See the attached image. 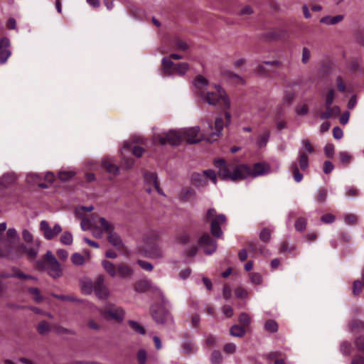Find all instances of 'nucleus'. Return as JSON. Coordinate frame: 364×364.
<instances>
[{
	"instance_id": "f257e3e1",
	"label": "nucleus",
	"mask_w": 364,
	"mask_h": 364,
	"mask_svg": "<svg viewBox=\"0 0 364 364\" xmlns=\"http://www.w3.org/2000/svg\"><path fill=\"white\" fill-rule=\"evenodd\" d=\"M215 166L218 168V176L223 180L232 181L246 178L250 173V168L243 164L226 163L223 159L215 161Z\"/></svg>"
},
{
	"instance_id": "f03ea898",
	"label": "nucleus",
	"mask_w": 364,
	"mask_h": 364,
	"mask_svg": "<svg viewBox=\"0 0 364 364\" xmlns=\"http://www.w3.org/2000/svg\"><path fill=\"white\" fill-rule=\"evenodd\" d=\"M215 91H207L200 97L203 102L222 109L230 108V100L225 90L219 85H214Z\"/></svg>"
},
{
	"instance_id": "7ed1b4c3",
	"label": "nucleus",
	"mask_w": 364,
	"mask_h": 364,
	"mask_svg": "<svg viewBox=\"0 0 364 364\" xmlns=\"http://www.w3.org/2000/svg\"><path fill=\"white\" fill-rule=\"evenodd\" d=\"M36 267L39 270H47L48 274L53 279H57L63 275V271L60 263L56 259L50 250H48L43 260H38Z\"/></svg>"
},
{
	"instance_id": "20e7f679",
	"label": "nucleus",
	"mask_w": 364,
	"mask_h": 364,
	"mask_svg": "<svg viewBox=\"0 0 364 364\" xmlns=\"http://www.w3.org/2000/svg\"><path fill=\"white\" fill-rule=\"evenodd\" d=\"M223 119L221 117L215 119L214 132L212 122L210 120H206L203 122V127L204 130V139L205 141L213 143L215 141L223 129Z\"/></svg>"
},
{
	"instance_id": "39448f33",
	"label": "nucleus",
	"mask_w": 364,
	"mask_h": 364,
	"mask_svg": "<svg viewBox=\"0 0 364 364\" xmlns=\"http://www.w3.org/2000/svg\"><path fill=\"white\" fill-rule=\"evenodd\" d=\"M99 222L104 232L107 234L108 242L118 250H122L124 243L120 236L114 231V224L107 221L105 218H100Z\"/></svg>"
},
{
	"instance_id": "423d86ee",
	"label": "nucleus",
	"mask_w": 364,
	"mask_h": 364,
	"mask_svg": "<svg viewBox=\"0 0 364 364\" xmlns=\"http://www.w3.org/2000/svg\"><path fill=\"white\" fill-rule=\"evenodd\" d=\"M155 140L161 145L169 144L171 146L179 145L183 140L182 132L176 130H170L155 136Z\"/></svg>"
},
{
	"instance_id": "0eeeda50",
	"label": "nucleus",
	"mask_w": 364,
	"mask_h": 364,
	"mask_svg": "<svg viewBox=\"0 0 364 364\" xmlns=\"http://www.w3.org/2000/svg\"><path fill=\"white\" fill-rule=\"evenodd\" d=\"M299 165L302 171H306L309 167V157L301 150L299 151V161H292L290 165L294 179L297 183L301 182L303 179V175L299 170Z\"/></svg>"
},
{
	"instance_id": "6e6552de",
	"label": "nucleus",
	"mask_w": 364,
	"mask_h": 364,
	"mask_svg": "<svg viewBox=\"0 0 364 364\" xmlns=\"http://www.w3.org/2000/svg\"><path fill=\"white\" fill-rule=\"evenodd\" d=\"M41 245V241L39 239H36L30 244L18 245L17 251L21 254H24L28 259H34L38 256Z\"/></svg>"
},
{
	"instance_id": "1a4fd4ad",
	"label": "nucleus",
	"mask_w": 364,
	"mask_h": 364,
	"mask_svg": "<svg viewBox=\"0 0 364 364\" xmlns=\"http://www.w3.org/2000/svg\"><path fill=\"white\" fill-rule=\"evenodd\" d=\"M151 314L154 320L159 324L172 323L173 321L171 313L163 306L151 307Z\"/></svg>"
},
{
	"instance_id": "9d476101",
	"label": "nucleus",
	"mask_w": 364,
	"mask_h": 364,
	"mask_svg": "<svg viewBox=\"0 0 364 364\" xmlns=\"http://www.w3.org/2000/svg\"><path fill=\"white\" fill-rule=\"evenodd\" d=\"M39 229L44 238L48 240L53 239L62 232V228L59 224H55L53 228H51L48 222L46 220L41 221Z\"/></svg>"
},
{
	"instance_id": "9b49d317",
	"label": "nucleus",
	"mask_w": 364,
	"mask_h": 364,
	"mask_svg": "<svg viewBox=\"0 0 364 364\" xmlns=\"http://www.w3.org/2000/svg\"><path fill=\"white\" fill-rule=\"evenodd\" d=\"M198 244L204 249V252L212 255L217 249V242L208 233L203 234L198 240Z\"/></svg>"
},
{
	"instance_id": "f8f14e48",
	"label": "nucleus",
	"mask_w": 364,
	"mask_h": 364,
	"mask_svg": "<svg viewBox=\"0 0 364 364\" xmlns=\"http://www.w3.org/2000/svg\"><path fill=\"white\" fill-rule=\"evenodd\" d=\"M227 218L224 214H219L213 218L210 224V232L213 237L220 238L223 236L220 225L225 224Z\"/></svg>"
},
{
	"instance_id": "ddd939ff",
	"label": "nucleus",
	"mask_w": 364,
	"mask_h": 364,
	"mask_svg": "<svg viewBox=\"0 0 364 364\" xmlns=\"http://www.w3.org/2000/svg\"><path fill=\"white\" fill-rule=\"evenodd\" d=\"M193 85L195 87V93L200 97L202 94L205 93L209 85V81L201 75H198L193 80Z\"/></svg>"
},
{
	"instance_id": "4468645a",
	"label": "nucleus",
	"mask_w": 364,
	"mask_h": 364,
	"mask_svg": "<svg viewBox=\"0 0 364 364\" xmlns=\"http://www.w3.org/2000/svg\"><path fill=\"white\" fill-rule=\"evenodd\" d=\"M94 291L100 299H107L108 298L109 290L105 285V278L103 276L97 277L94 285Z\"/></svg>"
},
{
	"instance_id": "2eb2a0df",
	"label": "nucleus",
	"mask_w": 364,
	"mask_h": 364,
	"mask_svg": "<svg viewBox=\"0 0 364 364\" xmlns=\"http://www.w3.org/2000/svg\"><path fill=\"white\" fill-rule=\"evenodd\" d=\"M103 314L114 320L120 321L124 318V311L121 307L109 306L103 311Z\"/></svg>"
},
{
	"instance_id": "dca6fc26",
	"label": "nucleus",
	"mask_w": 364,
	"mask_h": 364,
	"mask_svg": "<svg viewBox=\"0 0 364 364\" xmlns=\"http://www.w3.org/2000/svg\"><path fill=\"white\" fill-rule=\"evenodd\" d=\"M11 55L10 41L4 37L0 40V63H4Z\"/></svg>"
},
{
	"instance_id": "f3484780",
	"label": "nucleus",
	"mask_w": 364,
	"mask_h": 364,
	"mask_svg": "<svg viewBox=\"0 0 364 364\" xmlns=\"http://www.w3.org/2000/svg\"><path fill=\"white\" fill-rule=\"evenodd\" d=\"M134 275V269L125 263L117 264V276L120 279H129Z\"/></svg>"
},
{
	"instance_id": "a211bd4d",
	"label": "nucleus",
	"mask_w": 364,
	"mask_h": 364,
	"mask_svg": "<svg viewBox=\"0 0 364 364\" xmlns=\"http://www.w3.org/2000/svg\"><path fill=\"white\" fill-rule=\"evenodd\" d=\"M200 132V127H191L188 129H187L186 132H184L183 134V136H186L187 139H186V143L189 144H197L200 142L202 140L204 139V134L203 135V137L201 139H196L198 134Z\"/></svg>"
},
{
	"instance_id": "6ab92c4d",
	"label": "nucleus",
	"mask_w": 364,
	"mask_h": 364,
	"mask_svg": "<svg viewBox=\"0 0 364 364\" xmlns=\"http://www.w3.org/2000/svg\"><path fill=\"white\" fill-rule=\"evenodd\" d=\"M144 180L147 186L153 185L156 191L161 196H165L163 191L161 189L157 181V175L156 173H145L144 174Z\"/></svg>"
},
{
	"instance_id": "aec40b11",
	"label": "nucleus",
	"mask_w": 364,
	"mask_h": 364,
	"mask_svg": "<svg viewBox=\"0 0 364 364\" xmlns=\"http://www.w3.org/2000/svg\"><path fill=\"white\" fill-rule=\"evenodd\" d=\"M145 256L151 259H161L164 256V252L159 245H151L145 249Z\"/></svg>"
},
{
	"instance_id": "412c9836",
	"label": "nucleus",
	"mask_w": 364,
	"mask_h": 364,
	"mask_svg": "<svg viewBox=\"0 0 364 364\" xmlns=\"http://www.w3.org/2000/svg\"><path fill=\"white\" fill-rule=\"evenodd\" d=\"M326 111L321 112L319 117L321 119H326L332 117H336L341 113V109L337 105H325Z\"/></svg>"
},
{
	"instance_id": "4be33fe9",
	"label": "nucleus",
	"mask_w": 364,
	"mask_h": 364,
	"mask_svg": "<svg viewBox=\"0 0 364 364\" xmlns=\"http://www.w3.org/2000/svg\"><path fill=\"white\" fill-rule=\"evenodd\" d=\"M269 171L270 167L268 164L257 163L253 166L252 168H250V173L249 176H252V177H256L258 176H262L269 173Z\"/></svg>"
},
{
	"instance_id": "5701e85b",
	"label": "nucleus",
	"mask_w": 364,
	"mask_h": 364,
	"mask_svg": "<svg viewBox=\"0 0 364 364\" xmlns=\"http://www.w3.org/2000/svg\"><path fill=\"white\" fill-rule=\"evenodd\" d=\"M161 65V70L164 76H171L173 75V67L175 64L169 57L163 58Z\"/></svg>"
},
{
	"instance_id": "b1692460",
	"label": "nucleus",
	"mask_w": 364,
	"mask_h": 364,
	"mask_svg": "<svg viewBox=\"0 0 364 364\" xmlns=\"http://www.w3.org/2000/svg\"><path fill=\"white\" fill-rule=\"evenodd\" d=\"M191 181L196 187H204L207 185V181L204 178L203 174L199 173H192Z\"/></svg>"
},
{
	"instance_id": "393cba45",
	"label": "nucleus",
	"mask_w": 364,
	"mask_h": 364,
	"mask_svg": "<svg viewBox=\"0 0 364 364\" xmlns=\"http://www.w3.org/2000/svg\"><path fill=\"white\" fill-rule=\"evenodd\" d=\"M102 266L106 272L111 277H117V265L108 260H102Z\"/></svg>"
},
{
	"instance_id": "a878e982",
	"label": "nucleus",
	"mask_w": 364,
	"mask_h": 364,
	"mask_svg": "<svg viewBox=\"0 0 364 364\" xmlns=\"http://www.w3.org/2000/svg\"><path fill=\"white\" fill-rule=\"evenodd\" d=\"M343 15H337L335 16H326L320 19V22L326 25H335L343 20Z\"/></svg>"
},
{
	"instance_id": "bb28decb",
	"label": "nucleus",
	"mask_w": 364,
	"mask_h": 364,
	"mask_svg": "<svg viewBox=\"0 0 364 364\" xmlns=\"http://www.w3.org/2000/svg\"><path fill=\"white\" fill-rule=\"evenodd\" d=\"M102 165L104 168L106 169V171L109 173H112L114 176H117L119 174V167L114 164H113L109 159H104L102 162Z\"/></svg>"
},
{
	"instance_id": "cd10ccee",
	"label": "nucleus",
	"mask_w": 364,
	"mask_h": 364,
	"mask_svg": "<svg viewBox=\"0 0 364 364\" xmlns=\"http://www.w3.org/2000/svg\"><path fill=\"white\" fill-rule=\"evenodd\" d=\"M16 277L22 279H36L33 276L26 274L19 270H16L14 274L0 273V278Z\"/></svg>"
},
{
	"instance_id": "c85d7f7f",
	"label": "nucleus",
	"mask_w": 364,
	"mask_h": 364,
	"mask_svg": "<svg viewBox=\"0 0 364 364\" xmlns=\"http://www.w3.org/2000/svg\"><path fill=\"white\" fill-rule=\"evenodd\" d=\"M150 288V283L146 280L136 282L134 285V289L136 292L144 293Z\"/></svg>"
},
{
	"instance_id": "c756f323",
	"label": "nucleus",
	"mask_w": 364,
	"mask_h": 364,
	"mask_svg": "<svg viewBox=\"0 0 364 364\" xmlns=\"http://www.w3.org/2000/svg\"><path fill=\"white\" fill-rule=\"evenodd\" d=\"M245 333V328L239 325H233L230 329V334L233 337L242 338Z\"/></svg>"
},
{
	"instance_id": "7c9ffc66",
	"label": "nucleus",
	"mask_w": 364,
	"mask_h": 364,
	"mask_svg": "<svg viewBox=\"0 0 364 364\" xmlns=\"http://www.w3.org/2000/svg\"><path fill=\"white\" fill-rule=\"evenodd\" d=\"M51 331V328L48 322L46 321H41L37 326V331L40 335L44 336Z\"/></svg>"
},
{
	"instance_id": "2f4dec72",
	"label": "nucleus",
	"mask_w": 364,
	"mask_h": 364,
	"mask_svg": "<svg viewBox=\"0 0 364 364\" xmlns=\"http://www.w3.org/2000/svg\"><path fill=\"white\" fill-rule=\"evenodd\" d=\"M189 69V65L187 63H180L174 65L173 73L176 72L178 75H183Z\"/></svg>"
},
{
	"instance_id": "473e14b6",
	"label": "nucleus",
	"mask_w": 364,
	"mask_h": 364,
	"mask_svg": "<svg viewBox=\"0 0 364 364\" xmlns=\"http://www.w3.org/2000/svg\"><path fill=\"white\" fill-rule=\"evenodd\" d=\"M278 328V323L272 319L267 320L264 323V329L270 333L277 332Z\"/></svg>"
},
{
	"instance_id": "72a5a7b5",
	"label": "nucleus",
	"mask_w": 364,
	"mask_h": 364,
	"mask_svg": "<svg viewBox=\"0 0 364 364\" xmlns=\"http://www.w3.org/2000/svg\"><path fill=\"white\" fill-rule=\"evenodd\" d=\"M328 192L327 190L321 188L317 191V195L316 197V202L318 203H324L327 199Z\"/></svg>"
},
{
	"instance_id": "f704fd0d",
	"label": "nucleus",
	"mask_w": 364,
	"mask_h": 364,
	"mask_svg": "<svg viewBox=\"0 0 364 364\" xmlns=\"http://www.w3.org/2000/svg\"><path fill=\"white\" fill-rule=\"evenodd\" d=\"M335 97V90L333 88L328 90L326 94L323 96L324 105H332Z\"/></svg>"
},
{
	"instance_id": "c9c22d12",
	"label": "nucleus",
	"mask_w": 364,
	"mask_h": 364,
	"mask_svg": "<svg viewBox=\"0 0 364 364\" xmlns=\"http://www.w3.org/2000/svg\"><path fill=\"white\" fill-rule=\"evenodd\" d=\"M306 225H307V220L306 218H302V217L299 218L296 220L295 224H294L295 229L298 232H304L306 228Z\"/></svg>"
},
{
	"instance_id": "e433bc0d",
	"label": "nucleus",
	"mask_w": 364,
	"mask_h": 364,
	"mask_svg": "<svg viewBox=\"0 0 364 364\" xmlns=\"http://www.w3.org/2000/svg\"><path fill=\"white\" fill-rule=\"evenodd\" d=\"M223 355L219 350H213L210 355V362L212 364H221L223 362Z\"/></svg>"
},
{
	"instance_id": "4c0bfd02",
	"label": "nucleus",
	"mask_w": 364,
	"mask_h": 364,
	"mask_svg": "<svg viewBox=\"0 0 364 364\" xmlns=\"http://www.w3.org/2000/svg\"><path fill=\"white\" fill-rule=\"evenodd\" d=\"M60 242L65 245H70L73 244V237L71 232L65 231L60 237Z\"/></svg>"
},
{
	"instance_id": "58836bf2",
	"label": "nucleus",
	"mask_w": 364,
	"mask_h": 364,
	"mask_svg": "<svg viewBox=\"0 0 364 364\" xmlns=\"http://www.w3.org/2000/svg\"><path fill=\"white\" fill-rule=\"evenodd\" d=\"M176 240L177 242L182 245H186L190 241L191 237L187 232H183L176 235Z\"/></svg>"
},
{
	"instance_id": "ea45409f",
	"label": "nucleus",
	"mask_w": 364,
	"mask_h": 364,
	"mask_svg": "<svg viewBox=\"0 0 364 364\" xmlns=\"http://www.w3.org/2000/svg\"><path fill=\"white\" fill-rule=\"evenodd\" d=\"M51 296L62 301L81 302V300L76 299L73 295H61L53 293Z\"/></svg>"
},
{
	"instance_id": "a19ab883",
	"label": "nucleus",
	"mask_w": 364,
	"mask_h": 364,
	"mask_svg": "<svg viewBox=\"0 0 364 364\" xmlns=\"http://www.w3.org/2000/svg\"><path fill=\"white\" fill-rule=\"evenodd\" d=\"M340 350L343 355L348 356L352 352V346L350 343L343 341L341 344Z\"/></svg>"
},
{
	"instance_id": "79ce46f5",
	"label": "nucleus",
	"mask_w": 364,
	"mask_h": 364,
	"mask_svg": "<svg viewBox=\"0 0 364 364\" xmlns=\"http://www.w3.org/2000/svg\"><path fill=\"white\" fill-rule=\"evenodd\" d=\"M130 327L132 328V330H134L135 332L141 334V335H144L145 334V329L144 328L141 326L139 323H137L136 321H128Z\"/></svg>"
},
{
	"instance_id": "37998d69",
	"label": "nucleus",
	"mask_w": 364,
	"mask_h": 364,
	"mask_svg": "<svg viewBox=\"0 0 364 364\" xmlns=\"http://www.w3.org/2000/svg\"><path fill=\"white\" fill-rule=\"evenodd\" d=\"M136 359L139 364H146L147 360V352L145 349L141 348L136 353Z\"/></svg>"
},
{
	"instance_id": "c03bdc74",
	"label": "nucleus",
	"mask_w": 364,
	"mask_h": 364,
	"mask_svg": "<svg viewBox=\"0 0 364 364\" xmlns=\"http://www.w3.org/2000/svg\"><path fill=\"white\" fill-rule=\"evenodd\" d=\"M239 322L242 325L244 328H247L251 323V319L250 316L245 312H242L240 314L238 318Z\"/></svg>"
},
{
	"instance_id": "a18cd8bd",
	"label": "nucleus",
	"mask_w": 364,
	"mask_h": 364,
	"mask_svg": "<svg viewBox=\"0 0 364 364\" xmlns=\"http://www.w3.org/2000/svg\"><path fill=\"white\" fill-rule=\"evenodd\" d=\"M28 293L34 296V300L37 303L43 301V297L41 295L40 291L38 288L31 287L28 289Z\"/></svg>"
},
{
	"instance_id": "49530a36",
	"label": "nucleus",
	"mask_w": 364,
	"mask_h": 364,
	"mask_svg": "<svg viewBox=\"0 0 364 364\" xmlns=\"http://www.w3.org/2000/svg\"><path fill=\"white\" fill-rule=\"evenodd\" d=\"M71 261L75 265H82L85 262V258L82 255L76 252L71 256Z\"/></svg>"
},
{
	"instance_id": "de8ad7c7",
	"label": "nucleus",
	"mask_w": 364,
	"mask_h": 364,
	"mask_svg": "<svg viewBox=\"0 0 364 364\" xmlns=\"http://www.w3.org/2000/svg\"><path fill=\"white\" fill-rule=\"evenodd\" d=\"M94 290V286L91 282H85L81 285V291L85 294H90Z\"/></svg>"
},
{
	"instance_id": "09e8293b",
	"label": "nucleus",
	"mask_w": 364,
	"mask_h": 364,
	"mask_svg": "<svg viewBox=\"0 0 364 364\" xmlns=\"http://www.w3.org/2000/svg\"><path fill=\"white\" fill-rule=\"evenodd\" d=\"M12 249L10 245L6 246L5 250L0 248V257L10 258L11 259H14L15 257L11 254Z\"/></svg>"
},
{
	"instance_id": "8fccbe9b",
	"label": "nucleus",
	"mask_w": 364,
	"mask_h": 364,
	"mask_svg": "<svg viewBox=\"0 0 364 364\" xmlns=\"http://www.w3.org/2000/svg\"><path fill=\"white\" fill-rule=\"evenodd\" d=\"M196 194V192L193 189H186L184 190L181 196V200L183 202L188 201L191 198L193 197Z\"/></svg>"
},
{
	"instance_id": "3c124183",
	"label": "nucleus",
	"mask_w": 364,
	"mask_h": 364,
	"mask_svg": "<svg viewBox=\"0 0 364 364\" xmlns=\"http://www.w3.org/2000/svg\"><path fill=\"white\" fill-rule=\"evenodd\" d=\"M270 136V133L268 131L264 132L259 137L258 140V146L259 147L265 146L267 143L268 142Z\"/></svg>"
},
{
	"instance_id": "603ef678",
	"label": "nucleus",
	"mask_w": 364,
	"mask_h": 364,
	"mask_svg": "<svg viewBox=\"0 0 364 364\" xmlns=\"http://www.w3.org/2000/svg\"><path fill=\"white\" fill-rule=\"evenodd\" d=\"M339 159L341 160V162L344 165H348L351 159L352 156L346 151H341L338 154Z\"/></svg>"
},
{
	"instance_id": "864d4df0",
	"label": "nucleus",
	"mask_w": 364,
	"mask_h": 364,
	"mask_svg": "<svg viewBox=\"0 0 364 364\" xmlns=\"http://www.w3.org/2000/svg\"><path fill=\"white\" fill-rule=\"evenodd\" d=\"M203 176L209 178L214 184L217 183V176L214 171L208 169L203 172Z\"/></svg>"
},
{
	"instance_id": "5fc2aeb1",
	"label": "nucleus",
	"mask_w": 364,
	"mask_h": 364,
	"mask_svg": "<svg viewBox=\"0 0 364 364\" xmlns=\"http://www.w3.org/2000/svg\"><path fill=\"white\" fill-rule=\"evenodd\" d=\"M259 239L264 242H269L271 239V231L267 228L262 230L259 234Z\"/></svg>"
},
{
	"instance_id": "6e6d98bb",
	"label": "nucleus",
	"mask_w": 364,
	"mask_h": 364,
	"mask_svg": "<svg viewBox=\"0 0 364 364\" xmlns=\"http://www.w3.org/2000/svg\"><path fill=\"white\" fill-rule=\"evenodd\" d=\"M183 352L186 354L194 353L196 350L194 348L193 345L189 342L186 341L182 344Z\"/></svg>"
},
{
	"instance_id": "4d7b16f0",
	"label": "nucleus",
	"mask_w": 364,
	"mask_h": 364,
	"mask_svg": "<svg viewBox=\"0 0 364 364\" xmlns=\"http://www.w3.org/2000/svg\"><path fill=\"white\" fill-rule=\"evenodd\" d=\"M22 238L26 244H30L33 242V235L27 229H23L22 231Z\"/></svg>"
},
{
	"instance_id": "13d9d810",
	"label": "nucleus",
	"mask_w": 364,
	"mask_h": 364,
	"mask_svg": "<svg viewBox=\"0 0 364 364\" xmlns=\"http://www.w3.org/2000/svg\"><path fill=\"white\" fill-rule=\"evenodd\" d=\"M53 329L57 333L60 334H74V332L72 330L64 328L59 325H55L53 326Z\"/></svg>"
},
{
	"instance_id": "bf43d9fd",
	"label": "nucleus",
	"mask_w": 364,
	"mask_h": 364,
	"mask_svg": "<svg viewBox=\"0 0 364 364\" xmlns=\"http://www.w3.org/2000/svg\"><path fill=\"white\" fill-rule=\"evenodd\" d=\"M250 278L251 282L256 285L261 284L262 282V277L261 274L259 273H256V272L251 273L250 274Z\"/></svg>"
},
{
	"instance_id": "052dcab7",
	"label": "nucleus",
	"mask_w": 364,
	"mask_h": 364,
	"mask_svg": "<svg viewBox=\"0 0 364 364\" xmlns=\"http://www.w3.org/2000/svg\"><path fill=\"white\" fill-rule=\"evenodd\" d=\"M302 145H303V149L307 152L308 154H313L314 152V149L311 144V142L308 139H303L301 141Z\"/></svg>"
},
{
	"instance_id": "680f3d73",
	"label": "nucleus",
	"mask_w": 364,
	"mask_h": 364,
	"mask_svg": "<svg viewBox=\"0 0 364 364\" xmlns=\"http://www.w3.org/2000/svg\"><path fill=\"white\" fill-rule=\"evenodd\" d=\"M8 240L10 242H13L18 237L17 231L15 228H9L6 232Z\"/></svg>"
},
{
	"instance_id": "e2e57ef3",
	"label": "nucleus",
	"mask_w": 364,
	"mask_h": 364,
	"mask_svg": "<svg viewBox=\"0 0 364 364\" xmlns=\"http://www.w3.org/2000/svg\"><path fill=\"white\" fill-rule=\"evenodd\" d=\"M281 356H282V353L280 351H272V352L267 353L265 355L266 359L269 362H271V361L274 362V360L276 359H280Z\"/></svg>"
},
{
	"instance_id": "0e129e2a",
	"label": "nucleus",
	"mask_w": 364,
	"mask_h": 364,
	"mask_svg": "<svg viewBox=\"0 0 364 364\" xmlns=\"http://www.w3.org/2000/svg\"><path fill=\"white\" fill-rule=\"evenodd\" d=\"M137 264L144 270L151 272L153 270V265L146 261L139 259L137 260Z\"/></svg>"
},
{
	"instance_id": "69168bd1",
	"label": "nucleus",
	"mask_w": 364,
	"mask_h": 364,
	"mask_svg": "<svg viewBox=\"0 0 364 364\" xmlns=\"http://www.w3.org/2000/svg\"><path fill=\"white\" fill-rule=\"evenodd\" d=\"M189 47V45L182 40H178L176 42V50L186 51L187 50H188Z\"/></svg>"
},
{
	"instance_id": "338daca9",
	"label": "nucleus",
	"mask_w": 364,
	"mask_h": 364,
	"mask_svg": "<svg viewBox=\"0 0 364 364\" xmlns=\"http://www.w3.org/2000/svg\"><path fill=\"white\" fill-rule=\"evenodd\" d=\"M223 351L227 354H233L236 351V346L233 343H226L223 346Z\"/></svg>"
},
{
	"instance_id": "774afa93",
	"label": "nucleus",
	"mask_w": 364,
	"mask_h": 364,
	"mask_svg": "<svg viewBox=\"0 0 364 364\" xmlns=\"http://www.w3.org/2000/svg\"><path fill=\"white\" fill-rule=\"evenodd\" d=\"M355 345L358 351L363 352L364 353V338L363 337H358L355 340Z\"/></svg>"
}]
</instances>
